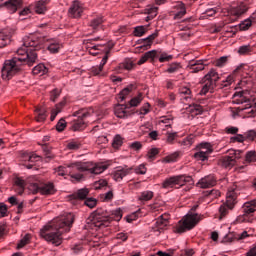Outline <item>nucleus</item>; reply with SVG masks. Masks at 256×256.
<instances>
[{
  "label": "nucleus",
  "mask_w": 256,
  "mask_h": 256,
  "mask_svg": "<svg viewBox=\"0 0 256 256\" xmlns=\"http://www.w3.org/2000/svg\"><path fill=\"white\" fill-rule=\"evenodd\" d=\"M43 47V39L35 35L26 36L23 39V46H21L16 55L4 62L2 67V79L4 81H11V78L21 73V66L28 65L32 67L37 63V51Z\"/></svg>",
  "instance_id": "nucleus-1"
},
{
  "label": "nucleus",
  "mask_w": 256,
  "mask_h": 256,
  "mask_svg": "<svg viewBox=\"0 0 256 256\" xmlns=\"http://www.w3.org/2000/svg\"><path fill=\"white\" fill-rule=\"evenodd\" d=\"M75 221V215L73 213H64L60 217L56 218L51 223L47 224L40 230V237L59 247L63 243L62 235L71 231V227Z\"/></svg>",
  "instance_id": "nucleus-2"
},
{
  "label": "nucleus",
  "mask_w": 256,
  "mask_h": 256,
  "mask_svg": "<svg viewBox=\"0 0 256 256\" xmlns=\"http://www.w3.org/2000/svg\"><path fill=\"white\" fill-rule=\"evenodd\" d=\"M107 165L102 163L95 164L93 162H75L68 166H59L56 173L60 177L70 175L73 182H79L83 179V173H91L92 175H101L106 171Z\"/></svg>",
  "instance_id": "nucleus-3"
},
{
  "label": "nucleus",
  "mask_w": 256,
  "mask_h": 256,
  "mask_svg": "<svg viewBox=\"0 0 256 256\" xmlns=\"http://www.w3.org/2000/svg\"><path fill=\"white\" fill-rule=\"evenodd\" d=\"M122 217L121 209L114 210L111 214L96 210L87 218L86 223L90 229H105L111 225V221H121Z\"/></svg>",
  "instance_id": "nucleus-4"
},
{
  "label": "nucleus",
  "mask_w": 256,
  "mask_h": 256,
  "mask_svg": "<svg viewBox=\"0 0 256 256\" xmlns=\"http://www.w3.org/2000/svg\"><path fill=\"white\" fill-rule=\"evenodd\" d=\"M203 215L197 213H188L181 219L175 228V233H185L186 231H191L194 227L202 221Z\"/></svg>",
  "instance_id": "nucleus-5"
},
{
  "label": "nucleus",
  "mask_w": 256,
  "mask_h": 256,
  "mask_svg": "<svg viewBox=\"0 0 256 256\" xmlns=\"http://www.w3.org/2000/svg\"><path fill=\"white\" fill-rule=\"evenodd\" d=\"M241 213L235 221L233 222L234 225H237L239 223H253V213L256 211V199L250 200L245 202L241 209Z\"/></svg>",
  "instance_id": "nucleus-6"
},
{
  "label": "nucleus",
  "mask_w": 256,
  "mask_h": 256,
  "mask_svg": "<svg viewBox=\"0 0 256 256\" xmlns=\"http://www.w3.org/2000/svg\"><path fill=\"white\" fill-rule=\"evenodd\" d=\"M95 113L93 108H82L74 113V117L77 119L71 122L72 131H83L87 125L85 124V119L91 117Z\"/></svg>",
  "instance_id": "nucleus-7"
},
{
  "label": "nucleus",
  "mask_w": 256,
  "mask_h": 256,
  "mask_svg": "<svg viewBox=\"0 0 256 256\" xmlns=\"http://www.w3.org/2000/svg\"><path fill=\"white\" fill-rule=\"evenodd\" d=\"M193 178L189 175H176L166 178L162 183L163 189H181L186 183H191Z\"/></svg>",
  "instance_id": "nucleus-8"
},
{
  "label": "nucleus",
  "mask_w": 256,
  "mask_h": 256,
  "mask_svg": "<svg viewBox=\"0 0 256 256\" xmlns=\"http://www.w3.org/2000/svg\"><path fill=\"white\" fill-rule=\"evenodd\" d=\"M219 80V73L215 69H211L202 79V89L200 95H207V93H213L215 86Z\"/></svg>",
  "instance_id": "nucleus-9"
},
{
  "label": "nucleus",
  "mask_w": 256,
  "mask_h": 256,
  "mask_svg": "<svg viewBox=\"0 0 256 256\" xmlns=\"http://www.w3.org/2000/svg\"><path fill=\"white\" fill-rule=\"evenodd\" d=\"M239 191V186L237 184H234L232 187V191H229L226 196V204L220 206L219 213L220 217L219 219H223L229 211L227 209H233L235 205L237 204V192Z\"/></svg>",
  "instance_id": "nucleus-10"
},
{
  "label": "nucleus",
  "mask_w": 256,
  "mask_h": 256,
  "mask_svg": "<svg viewBox=\"0 0 256 256\" xmlns=\"http://www.w3.org/2000/svg\"><path fill=\"white\" fill-rule=\"evenodd\" d=\"M213 153V146L209 142H202L197 146V152L193 155L196 161H207Z\"/></svg>",
  "instance_id": "nucleus-11"
},
{
  "label": "nucleus",
  "mask_w": 256,
  "mask_h": 256,
  "mask_svg": "<svg viewBox=\"0 0 256 256\" xmlns=\"http://www.w3.org/2000/svg\"><path fill=\"white\" fill-rule=\"evenodd\" d=\"M242 153L243 151L241 150H228V155L224 156L221 159L222 166L225 167L226 169H231V167H235V165L237 164V159H241Z\"/></svg>",
  "instance_id": "nucleus-12"
},
{
  "label": "nucleus",
  "mask_w": 256,
  "mask_h": 256,
  "mask_svg": "<svg viewBox=\"0 0 256 256\" xmlns=\"http://www.w3.org/2000/svg\"><path fill=\"white\" fill-rule=\"evenodd\" d=\"M32 193H41V195H55V186L53 183L48 184H31L29 187Z\"/></svg>",
  "instance_id": "nucleus-13"
},
{
  "label": "nucleus",
  "mask_w": 256,
  "mask_h": 256,
  "mask_svg": "<svg viewBox=\"0 0 256 256\" xmlns=\"http://www.w3.org/2000/svg\"><path fill=\"white\" fill-rule=\"evenodd\" d=\"M249 11V7L245 3H240L236 7H232L229 11L231 21H237L241 15H245V12Z\"/></svg>",
  "instance_id": "nucleus-14"
},
{
  "label": "nucleus",
  "mask_w": 256,
  "mask_h": 256,
  "mask_svg": "<svg viewBox=\"0 0 256 256\" xmlns=\"http://www.w3.org/2000/svg\"><path fill=\"white\" fill-rule=\"evenodd\" d=\"M14 33L15 30L13 28H6L0 32V49L7 47L11 43V37H13Z\"/></svg>",
  "instance_id": "nucleus-15"
},
{
  "label": "nucleus",
  "mask_w": 256,
  "mask_h": 256,
  "mask_svg": "<svg viewBox=\"0 0 256 256\" xmlns=\"http://www.w3.org/2000/svg\"><path fill=\"white\" fill-rule=\"evenodd\" d=\"M159 37V30H156L153 34L149 35L147 38L139 39L137 44L140 45V49L143 51H147L151 45H153V41Z\"/></svg>",
  "instance_id": "nucleus-16"
},
{
  "label": "nucleus",
  "mask_w": 256,
  "mask_h": 256,
  "mask_svg": "<svg viewBox=\"0 0 256 256\" xmlns=\"http://www.w3.org/2000/svg\"><path fill=\"white\" fill-rule=\"evenodd\" d=\"M81 15H83V4L76 0L69 9V16L73 19H79Z\"/></svg>",
  "instance_id": "nucleus-17"
},
{
  "label": "nucleus",
  "mask_w": 256,
  "mask_h": 256,
  "mask_svg": "<svg viewBox=\"0 0 256 256\" xmlns=\"http://www.w3.org/2000/svg\"><path fill=\"white\" fill-rule=\"evenodd\" d=\"M127 109H129V105L118 104L114 108V113H115L116 117H119V119H125L126 117L133 115V112H131Z\"/></svg>",
  "instance_id": "nucleus-18"
},
{
  "label": "nucleus",
  "mask_w": 256,
  "mask_h": 256,
  "mask_svg": "<svg viewBox=\"0 0 256 256\" xmlns=\"http://www.w3.org/2000/svg\"><path fill=\"white\" fill-rule=\"evenodd\" d=\"M217 180L214 175H208L200 179L197 183L198 187L201 189H209V187H215Z\"/></svg>",
  "instance_id": "nucleus-19"
},
{
  "label": "nucleus",
  "mask_w": 256,
  "mask_h": 256,
  "mask_svg": "<svg viewBox=\"0 0 256 256\" xmlns=\"http://www.w3.org/2000/svg\"><path fill=\"white\" fill-rule=\"evenodd\" d=\"M21 5H23V0H8L1 4L0 8L5 7L10 13H15Z\"/></svg>",
  "instance_id": "nucleus-20"
},
{
  "label": "nucleus",
  "mask_w": 256,
  "mask_h": 256,
  "mask_svg": "<svg viewBox=\"0 0 256 256\" xmlns=\"http://www.w3.org/2000/svg\"><path fill=\"white\" fill-rule=\"evenodd\" d=\"M174 19H183L187 15V8L183 2H177L173 10Z\"/></svg>",
  "instance_id": "nucleus-21"
},
{
  "label": "nucleus",
  "mask_w": 256,
  "mask_h": 256,
  "mask_svg": "<svg viewBox=\"0 0 256 256\" xmlns=\"http://www.w3.org/2000/svg\"><path fill=\"white\" fill-rule=\"evenodd\" d=\"M131 171H133V167H130V168L119 167L117 170L114 171L113 179L115 181H123V178L127 177V175H129L131 173Z\"/></svg>",
  "instance_id": "nucleus-22"
},
{
  "label": "nucleus",
  "mask_w": 256,
  "mask_h": 256,
  "mask_svg": "<svg viewBox=\"0 0 256 256\" xmlns=\"http://www.w3.org/2000/svg\"><path fill=\"white\" fill-rule=\"evenodd\" d=\"M107 61H109V50H105V55L102 58V61L100 63L99 66H93L90 69V72L92 73V75H99L101 73V71H103V67H105V65H107Z\"/></svg>",
  "instance_id": "nucleus-23"
},
{
  "label": "nucleus",
  "mask_w": 256,
  "mask_h": 256,
  "mask_svg": "<svg viewBox=\"0 0 256 256\" xmlns=\"http://www.w3.org/2000/svg\"><path fill=\"white\" fill-rule=\"evenodd\" d=\"M87 195H89L88 189H80L76 193L70 195V201H72V203H75L76 201L87 199Z\"/></svg>",
  "instance_id": "nucleus-24"
},
{
  "label": "nucleus",
  "mask_w": 256,
  "mask_h": 256,
  "mask_svg": "<svg viewBox=\"0 0 256 256\" xmlns=\"http://www.w3.org/2000/svg\"><path fill=\"white\" fill-rule=\"evenodd\" d=\"M167 225H169V219L164 216H160L154 224V231H159V233H161Z\"/></svg>",
  "instance_id": "nucleus-25"
},
{
  "label": "nucleus",
  "mask_w": 256,
  "mask_h": 256,
  "mask_svg": "<svg viewBox=\"0 0 256 256\" xmlns=\"http://www.w3.org/2000/svg\"><path fill=\"white\" fill-rule=\"evenodd\" d=\"M189 66L192 73H199V71H203V69H205V64H203V60H192L190 61Z\"/></svg>",
  "instance_id": "nucleus-26"
},
{
  "label": "nucleus",
  "mask_w": 256,
  "mask_h": 256,
  "mask_svg": "<svg viewBox=\"0 0 256 256\" xmlns=\"http://www.w3.org/2000/svg\"><path fill=\"white\" fill-rule=\"evenodd\" d=\"M157 57V51L156 50H151L146 52L138 61V65H143V63H147L149 59L151 61H155V58Z\"/></svg>",
  "instance_id": "nucleus-27"
},
{
  "label": "nucleus",
  "mask_w": 256,
  "mask_h": 256,
  "mask_svg": "<svg viewBox=\"0 0 256 256\" xmlns=\"http://www.w3.org/2000/svg\"><path fill=\"white\" fill-rule=\"evenodd\" d=\"M103 21V16H97L90 21L89 27H91L94 32L99 31L101 29V25H103Z\"/></svg>",
  "instance_id": "nucleus-28"
},
{
  "label": "nucleus",
  "mask_w": 256,
  "mask_h": 256,
  "mask_svg": "<svg viewBox=\"0 0 256 256\" xmlns=\"http://www.w3.org/2000/svg\"><path fill=\"white\" fill-rule=\"evenodd\" d=\"M106 50L109 51V56H110L111 55V48H109V46H107L105 44L104 45L98 44V45L93 46L90 49V54L91 55H99V52H93V51H102L105 55Z\"/></svg>",
  "instance_id": "nucleus-29"
},
{
  "label": "nucleus",
  "mask_w": 256,
  "mask_h": 256,
  "mask_svg": "<svg viewBox=\"0 0 256 256\" xmlns=\"http://www.w3.org/2000/svg\"><path fill=\"white\" fill-rule=\"evenodd\" d=\"M14 190L16 191V193H18V195H23V192L25 191V180L21 178H16Z\"/></svg>",
  "instance_id": "nucleus-30"
},
{
  "label": "nucleus",
  "mask_w": 256,
  "mask_h": 256,
  "mask_svg": "<svg viewBox=\"0 0 256 256\" xmlns=\"http://www.w3.org/2000/svg\"><path fill=\"white\" fill-rule=\"evenodd\" d=\"M36 121L38 123H43L47 119V110L45 108H36Z\"/></svg>",
  "instance_id": "nucleus-31"
},
{
  "label": "nucleus",
  "mask_w": 256,
  "mask_h": 256,
  "mask_svg": "<svg viewBox=\"0 0 256 256\" xmlns=\"http://www.w3.org/2000/svg\"><path fill=\"white\" fill-rule=\"evenodd\" d=\"M45 11H47V1L40 0L35 4V12L38 15H44Z\"/></svg>",
  "instance_id": "nucleus-32"
},
{
  "label": "nucleus",
  "mask_w": 256,
  "mask_h": 256,
  "mask_svg": "<svg viewBox=\"0 0 256 256\" xmlns=\"http://www.w3.org/2000/svg\"><path fill=\"white\" fill-rule=\"evenodd\" d=\"M181 71V63L179 62H173L168 64V68L165 70V73H179Z\"/></svg>",
  "instance_id": "nucleus-33"
},
{
  "label": "nucleus",
  "mask_w": 256,
  "mask_h": 256,
  "mask_svg": "<svg viewBox=\"0 0 256 256\" xmlns=\"http://www.w3.org/2000/svg\"><path fill=\"white\" fill-rule=\"evenodd\" d=\"M61 47H63V45H61V43L57 42L56 40H52V41H50L47 49L51 53H59Z\"/></svg>",
  "instance_id": "nucleus-34"
},
{
  "label": "nucleus",
  "mask_w": 256,
  "mask_h": 256,
  "mask_svg": "<svg viewBox=\"0 0 256 256\" xmlns=\"http://www.w3.org/2000/svg\"><path fill=\"white\" fill-rule=\"evenodd\" d=\"M188 111L190 112V115L192 117H195V116L201 115V113H203V108L201 107V105L193 104V105L189 106Z\"/></svg>",
  "instance_id": "nucleus-35"
},
{
  "label": "nucleus",
  "mask_w": 256,
  "mask_h": 256,
  "mask_svg": "<svg viewBox=\"0 0 256 256\" xmlns=\"http://www.w3.org/2000/svg\"><path fill=\"white\" fill-rule=\"evenodd\" d=\"M180 95H182V100H183V103H187L190 101L192 95H191V89H189L188 87H182L180 89Z\"/></svg>",
  "instance_id": "nucleus-36"
},
{
  "label": "nucleus",
  "mask_w": 256,
  "mask_h": 256,
  "mask_svg": "<svg viewBox=\"0 0 256 256\" xmlns=\"http://www.w3.org/2000/svg\"><path fill=\"white\" fill-rule=\"evenodd\" d=\"M154 193L153 191L146 190L140 193L138 199L139 201H151L153 199Z\"/></svg>",
  "instance_id": "nucleus-37"
},
{
  "label": "nucleus",
  "mask_w": 256,
  "mask_h": 256,
  "mask_svg": "<svg viewBox=\"0 0 256 256\" xmlns=\"http://www.w3.org/2000/svg\"><path fill=\"white\" fill-rule=\"evenodd\" d=\"M238 53L243 56L251 55L253 53V46L251 45L240 46L238 49Z\"/></svg>",
  "instance_id": "nucleus-38"
},
{
  "label": "nucleus",
  "mask_w": 256,
  "mask_h": 256,
  "mask_svg": "<svg viewBox=\"0 0 256 256\" xmlns=\"http://www.w3.org/2000/svg\"><path fill=\"white\" fill-rule=\"evenodd\" d=\"M33 75H45L47 73V67L45 64H38L32 70Z\"/></svg>",
  "instance_id": "nucleus-39"
},
{
  "label": "nucleus",
  "mask_w": 256,
  "mask_h": 256,
  "mask_svg": "<svg viewBox=\"0 0 256 256\" xmlns=\"http://www.w3.org/2000/svg\"><path fill=\"white\" fill-rule=\"evenodd\" d=\"M134 89H135V85L134 84H130L128 87L124 88L120 92V99H121V101H125V98L127 97V95H129V93H131V91H134Z\"/></svg>",
  "instance_id": "nucleus-40"
},
{
  "label": "nucleus",
  "mask_w": 256,
  "mask_h": 256,
  "mask_svg": "<svg viewBox=\"0 0 256 256\" xmlns=\"http://www.w3.org/2000/svg\"><path fill=\"white\" fill-rule=\"evenodd\" d=\"M147 33V27L145 26H137L134 28L133 35L134 37H143Z\"/></svg>",
  "instance_id": "nucleus-41"
},
{
  "label": "nucleus",
  "mask_w": 256,
  "mask_h": 256,
  "mask_svg": "<svg viewBox=\"0 0 256 256\" xmlns=\"http://www.w3.org/2000/svg\"><path fill=\"white\" fill-rule=\"evenodd\" d=\"M141 101H143V95L139 94L129 101L128 107H138L141 104Z\"/></svg>",
  "instance_id": "nucleus-42"
},
{
  "label": "nucleus",
  "mask_w": 256,
  "mask_h": 256,
  "mask_svg": "<svg viewBox=\"0 0 256 256\" xmlns=\"http://www.w3.org/2000/svg\"><path fill=\"white\" fill-rule=\"evenodd\" d=\"M42 149L45 153V159H46V162H49L51 161V159H53L55 157V155H53V153H51V149L49 148V146L47 145V143H45L43 146H42Z\"/></svg>",
  "instance_id": "nucleus-43"
},
{
  "label": "nucleus",
  "mask_w": 256,
  "mask_h": 256,
  "mask_svg": "<svg viewBox=\"0 0 256 256\" xmlns=\"http://www.w3.org/2000/svg\"><path fill=\"white\" fill-rule=\"evenodd\" d=\"M220 195L221 192L215 189L205 192V197L207 199H217L218 197H220Z\"/></svg>",
  "instance_id": "nucleus-44"
},
{
  "label": "nucleus",
  "mask_w": 256,
  "mask_h": 256,
  "mask_svg": "<svg viewBox=\"0 0 256 256\" xmlns=\"http://www.w3.org/2000/svg\"><path fill=\"white\" fill-rule=\"evenodd\" d=\"M31 241V234H26L18 243L17 249H23Z\"/></svg>",
  "instance_id": "nucleus-45"
},
{
  "label": "nucleus",
  "mask_w": 256,
  "mask_h": 256,
  "mask_svg": "<svg viewBox=\"0 0 256 256\" xmlns=\"http://www.w3.org/2000/svg\"><path fill=\"white\" fill-rule=\"evenodd\" d=\"M159 155V149L151 148L147 153L148 161H155V158Z\"/></svg>",
  "instance_id": "nucleus-46"
},
{
  "label": "nucleus",
  "mask_w": 256,
  "mask_h": 256,
  "mask_svg": "<svg viewBox=\"0 0 256 256\" xmlns=\"http://www.w3.org/2000/svg\"><path fill=\"white\" fill-rule=\"evenodd\" d=\"M246 163H255L256 161V151H248L245 155Z\"/></svg>",
  "instance_id": "nucleus-47"
},
{
  "label": "nucleus",
  "mask_w": 256,
  "mask_h": 256,
  "mask_svg": "<svg viewBox=\"0 0 256 256\" xmlns=\"http://www.w3.org/2000/svg\"><path fill=\"white\" fill-rule=\"evenodd\" d=\"M246 141H256V130H248L244 133Z\"/></svg>",
  "instance_id": "nucleus-48"
},
{
  "label": "nucleus",
  "mask_w": 256,
  "mask_h": 256,
  "mask_svg": "<svg viewBox=\"0 0 256 256\" xmlns=\"http://www.w3.org/2000/svg\"><path fill=\"white\" fill-rule=\"evenodd\" d=\"M121 145H123V138L121 137V135H116L113 139L112 147L114 149H119Z\"/></svg>",
  "instance_id": "nucleus-49"
},
{
  "label": "nucleus",
  "mask_w": 256,
  "mask_h": 256,
  "mask_svg": "<svg viewBox=\"0 0 256 256\" xmlns=\"http://www.w3.org/2000/svg\"><path fill=\"white\" fill-rule=\"evenodd\" d=\"M146 13L149 15V19H155L157 17V11H159L158 7H148L146 8Z\"/></svg>",
  "instance_id": "nucleus-50"
},
{
  "label": "nucleus",
  "mask_w": 256,
  "mask_h": 256,
  "mask_svg": "<svg viewBox=\"0 0 256 256\" xmlns=\"http://www.w3.org/2000/svg\"><path fill=\"white\" fill-rule=\"evenodd\" d=\"M251 25H253V22L251 21V19L244 20L242 23L239 24L240 31H247V29H249Z\"/></svg>",
  "instance_id": "nucleus-51"
},
{
  "label": "nucleus",
  "mask_w": 256,
  "mask_h": 256,
  "mask_svg": "<svg viewBox=\"0 0 256 256\" xmlns=\"http://www.w3.org/2000/svg\"><path fill=\"white\" fill-rule=\"evenodd\" d=\"M178 157H179V153L178 152H174L173 154H170V155L166 156L164 158V161L166 163H175V161H177Z\"/></svg>",
  "instance_id": "nucleus-52"
},
{
  "label": "nucleus",
  "mask_w": 256,
  "mask_h": 256,
  "mask_svg": "<svg viewBox=\"0 0 256 256\" xmlns=\"http://www.w3.org/2000/svg\"><path fill=\"white\" fill-rule=\"evenodd\" d=\"M60 95H61V90L55 88L54 90H52L50 92V100L53 101V102H56L57 99H59Z\"/></svg>",
  "instance_id": "nucleus-53"
},
{
  "label": "nucleus",
  "mask_w": 256,
  "mask_h": 256,
  "mask_svg": "<svg viewBox=\"0 0 256 256\" xmlns=\"http://www.w3.org/2000/svg\"><path fill=\"white\" fill-rule=\"evenodd\" d=\"M133 67L134 64L131 60H126L124 63L120 64V69H126V71H131Z\"/></svg>",
  "instance_id": "nucleus-54"
},
{
  "label": "nucleus",
  "mask_w": 256,
  "mask_h": 256,
  "mask_svg": "<svg viewBox=\"0 0 256 256\" xmlns=\"http://www.w3.org/2000/svg\"><path fill=\"white\" fill-rule=\"evenodd\" d=\"M176 139H177V132L167 133L166 134V141L170 145H173V143L175 142Z\"/></svg>",
  "instance_id": "nucleus-55"
},
{
  "label": "nucleus",
  "mask_w": 256,
  "mask_h": 256,
  "mask_svg": "<svg viewBox=\"0 0 256 256\" xmlns=\"http://www.w3.org/2000/svg\"><path fill=\"white\" fill-rule=\"evenodd\" d=\"M104 187H107V180L101 179L94 183V189H96V190L104 189Z\"/></svg>",
  "instance_id": "nucleus-56"
},
{
  "label": "nucleus",
  "mask_w": 256,
  "mask_h": 256,
  "mask_svg": "<svg viewBox=\"0 0 256 256\" xmlns=\"http://www.w3.org/2000/svg\"><path fill=\"white\" fill-rule=\"evenodd\" d=\"M225 133L228 135H237V133H239V128L235 126H228L225 128Z\"/></svg>",
  "instance_id": "nucleus-57"
},
{
  "label": "nucleus",
  "mask_w": 256,
  "mask_h": 256,
  "mask_svg": "<svg viewBox=\"0 0 256 256\" xmlns=\"http://www.w3.org/2000/svg\"><path fill=\"white\" fill-rule=\"evenodd\" d=\"M65 127H67V123L65 122V119L61 118L56 125V129L61 132L65 130Z\"/></svg>",
  "instance_id": "nucleus-58"
},
{
  "label": "nucleus",
  "mask_w": 256,
  "mask_h": 256,
  "mask_svg": "<svg viewBox=\"0 0 256 256\" xmlns=\"http://www.w3.org/2000/svg\"><path fill=\"white\" fill-rule=\"evenodd\" d=\"M134 171L135 173H137V175H145V173H147V168L145 167L144 164H141L138 167H136Z\"/></svg>",
  "instance_id": "nucleus-59"
},
{
  "label": "nucleus",
  "mask_w": 256,
  "mask_h": 256,
  "mask_svg": "<svg viewBox=\"0 0 256 256\" xmlns=\"http://www.w3.org/2000/svg\"><path fill=\"white\" fill-rule=\"evenodd\" d=\"M26 159H28V161L30 163H35L37 161H40L41 160V156L37 155V154H28L26 156Z\"/></svg>",
  "instance_id": "nucleus-60"
},
{
  "label": "nucleus",
  "mask_w": 256,
  "mask_h": 256,
  "mask_svg": "<svg viewBox=\"0 0 256 256\" xmlns=\"http://www.w3.org/2000/svg\"><path fill=\"white\" fill-rule=\"evenodd\" d=\"M67 147H68V149L75 151V150L79 149V147H81V143H79L77 141H72L67 144Z\"/></svg>",
  "instance_id": "nucleus-61"
},
{
  "label": "nucleus",
  "mask_w": 256,
  "mask_h": 256,
  "mask_svg": "<svg viewBox=\"0 0 256 256\" xmlns=\"http://www.w3.org/2000/svg\"><path fill=\"white\" fill-rule=\"evenodd\" d=\"M227 63V57L222 56L219 59L215 61L216 67H224V65Z\"/></svg>",
  "instance_id": "nucleus-62"
},
{
  "label": "nucleus",
  "mask_w": 256,
  "mask_h": 256,
  "mask_svg": "<svg viewBox=\"0 0 256 256\" xmlns=\"http://www.w3.org/2000/svg\"><path fill=\"white\" fill-rule=\"evenodd\" d=\"M85 205L89 207L90 209H93L95 205H97V200L94 198H88L85 200Z\"/></svg>",
  "instance_id": "nucleus-63"
},
{
  "label": "nucleus",
  "mask_w": 256,
  "mask_h": 256,
  "mask_svg": "<svg viewBox=\"0 0 256 256\" xmlns=\"http://www.w3.org/2000/svg\"><path fill=\"white\" fill-rule=\"evenodd\" d=\"M247 69H249V66L246 64H241L240 66H238L235 70L234 73H245V71H247Z\"/></svg>",
  "instance_id": "nucleus-64"
}]
</instances>
